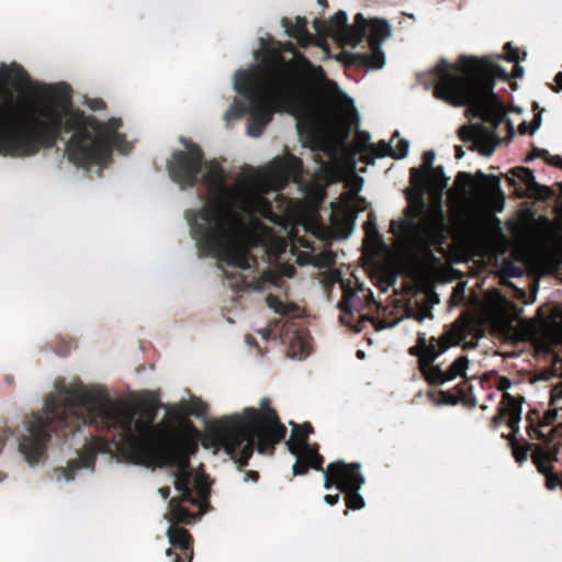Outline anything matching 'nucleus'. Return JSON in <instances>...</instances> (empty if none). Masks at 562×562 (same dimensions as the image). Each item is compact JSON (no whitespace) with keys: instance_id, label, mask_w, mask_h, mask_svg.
I'll return each instance as SVG.
<instances>
[{"instance_id":"1","label":"nucleus","mask_w":562,"mask_h":562,"mask_svg":"<svg viewBox=\"0 0 562 562\" xmlns=\"http://www.w3.org/2000/svg\"><path fill=\"white\" fill-rule=\"evenodd\" d=\"M56 394H49L42 412L27 415L23 422L24 432L19 437V450L31 465L40 462L53 436L67 439L85 426L112 432L115 448L138 462L160 451L179 435H191L186 430L169 429L161 435L162 425L154 426L159 402L146 400L139 404L143 418L136 412L111 400L103 389L88 387L82 383L67 386L56 381Z\"/></svg>"},{"instance_id":"2","label":"nucleus","mask_w":562,"mask_h":562,"mask_svg":"<svg viewBox=\"0 0 562 562\" xmlns=\"http://www.w3.org/2000/svg\"><path fill=\"white\" fill-rule=\"evenodd\" d=\"M171 179L182 189L194 187L201 177L209 188L211 201L189 218L193 238L202 256H216L220 262L240 270L257 266V258L241 243L246 233L243 213H259L270 218L271 202L261 194H246L224 182L220 162L205 161L199 145L177 150L168 165Z\"/></svg>"},{"instance_id":"3","label":"nucleus","mask_w":562,"mask_h":562,"mask_svg":"<svg viewBox=\"0 0 562 562\" xmlns=\"http://www.w3.org/2000/svg\"><path fill=\"white\" fill-rule=\"evenodd\" d=\"M32 116L25 128L18 124V108L11 98L0 104V154L27 157L41 148H53L61 135L71 134L65 144L68 160L79 168L104 167L111 160L113 149L124 151L127 142L119 130L121 119L105 122L87 115L70 101L49 103Z\"/></svg>"},{"instance_id":"4","label":"nucleus","mask_w":562,"mask_h":562,"mask_svg":"<svg viewBox=\"0 0 562 562\" xmlns=\"http://www.w3.org/2000/svg\"><path fill=\"white\" fill-rule=\"evenodd\" d=\"M434 95L453 106H467L473 117L482 120L492 131H485L470 146L483 156H491L499 143L495 134L501 124L506 123L504 106L493 92L495 80H508L509 74L488 57L461 56L453 66L441 59L432 70Z\"/></svg>"},{"instance_id":"5","label":"nucleus","mask_w":562,"mask_h":562,"mask_svg":"<svg viewBox=\"0 0 562 562\" xmlns=\"http://www.w3.org/2000/svg\"><path fill=\"white\" fill-rule=\"evenodd\" d=\"M212 435L216 446L243 469L248 465L255 449L261 454H273L276 446L286 435V427L271 407L270 400L263 397L259 408L246 407L241 414L217 420Z\"/></svg>"},{"instance_id":"6","label":"nucleus","mask_w":562,"mask_h":562,"mask_svg":"<svg viewBox=\"0 0 562 562\" xmlns=\"http://www.w3.org/2000/svg\"><path fill=\"white\" fill-rule=\"evenodd\" d=\"M191 435H179L171 440L160 451L138 461V464L154 465L158 468L171 467L176 468L175 488L180 496L172 497L169 501L168 520L173 524H191L196 515L188 509L184 504L201 506L202 501L206 498V490L198 486L199 495L196 496L191 487L190 458L199 450L198 429L192 422H187Z\"/></svg>"},{"instance_id":"7","label":"nucleus","mask_w":562,"mask_h":562,"mask_svg":"<svg viewBox=\"0 0 562 562\" xmlns=\"http://www.w3.org/2000/svg\"><path fill=\"white\" fill-rule=\"evenodd\" d=\"M278 83V86L267 83L255 74H245L239 70L235 74V90L248 102L247 105L235 102V115L241 116L246 112L250 114L247 133L252 137L263 133L276 112L292 113L306 102V99L296 95L297 90L294 85L282 81Z\"/></svg>"},{"instance_id":"8","label":"nucleus","mask_w":562,"mask_h":562,"mask_svg":"<svg viewBox=\"0 0 562 562\" xmlns=\"http://www.w3.org/2000/svg\"><path fill=\"white\" fill-rule=\"evenodd\" d=\"M241 71L255 74L272 86H278L277 82L281 81L290 82L295 86L296 95L304 99H307L315 83L325 79L323 67L314 65L292 42L279 43L278 47L267 48L261 66Z\"/></svg>"},{"instance_id":"9","label":"nucleus","mask_w":562,"mask_h":562,"mask_svg":"<svg viewBox=\"0 0 562 562\" xmlns=\"http://www.w3.org/2000/svg\"><path fill=\"white\" fill-rule=\"evenodd\" d=\"M330 30L341 36L342 42L357 47L364 40L368 41L369 50L355 53L351 56L353 64L368 69H381L385 64L382 44L391 36L392 29L385 19H366L357 13L352 25L348 24L346 12H336L329 21Z\"/></svg>"},{"instance_id":"10","label":"nucleus","mask_w":562,"mask_h":562,"mask_svg":"<svg viewBox=\"0 0 562 562\" xmlns=\"http://www.w3.org/2000/svg\"><path fill=\"white\" fill-rule=\"evenodd\" d=\"M467 336V326L459 321L451 325L439 338L431 337L427 342L424 334H418L416 345L411 347V356L418 357V369L429 385H441L457 376H463L469 364L465 356L457 358L447 370L434 361L451 346L458 345Z\"/></svg>"},{"instance_id":"11","label":"nucleus","mask_w":562,"mask_h":562,"mask_svg":"<svg viewBox=\"0 0 562 562\" xmlns=\"http://www.w3.org/2000/svg\"><path fill=\"white\" fill-rule=\"evenodd\" d=\"M518 384L519 382H513L507 376L496 375V389L503 394L497 413L490 420V427L496 430L503 424L507 426L508 431L503 432L501 437L507 441L512 456L521 465L527 460V439L521 435L519 426L525 397L518 392L514 394L508 392L509 389Z\"/></svg>"},{"instance_id":"12","label":"nucleus","mask_w":562,"mask_h":562,"mask_svg":"<svg viewBox=\"0 0 562 562\" xmlns=\"http://www.w3.org/2000/svg\"><path fill=\"white\" fill-rule=\"evenodd\" d=\"M292 435L286 441L288 450L296 457L292 467L294 475H304L310 469L323 470L324 458L318 452L317 443H310L308 436L314 432L311 423L305 422L302 425L292 424Z\"/></svg>"},{"instance_id":"13","label":"nucleus","mask_w":562,"mask_h":562,"mask_svg":"<svg viewBox=\"0 0 562 562\" xmlns=\"http://www.w3.org/2000/svg\"><path fill=\"white\" fill-rule=\"evenodd\" d=\"M474 177L465 171H460L456 177V184L465 190L472 188L480 202L491 212L497 213L503 211L505 205V194L501 189V180L496 176H486L481 170Z\"/></svg>"},{"instance_id":"14","label":"nucleus","mask_w":562,"mask_h":562,"mask_svg":"<svg viewBox=\"0 0 562 562\" xmlns=\"http://www.w3.org/2000/svg\"><path fill=\"white\" fill-rule=\"evenodd\" d=\"M390 232L411 247L441 246L445 240L440 226L417 222L414 218L391 221Z\"/></svg>"},{"instance_id":"15","label":"nucleus","mask_w":562,"mask_h":562,"mask_svg":"<svg viewBox=\"0 0 562 562\" xmlns=\"http://www.w3.org/2000/svg\"><path fill=\"white\" fill-rule=\"evenodd\" d=\"M324 472V487L329 490L335 486L340 492L360 490L364 484V477L360 473L359 463L331 462Z\"/></svg>"},{"instance_id":"16","label":"nucleus","mask_w":562,"mask_h":562,"mask_svg":"<svg viewBox=\"0 0 562 562\" xmlns=\"http://www.w3.org/2000/svg\"><path fill=\"white\" fill-rule=\"evenodd\" d=\"M109 450L110 441L108 439L90 435V440L83 445L78 458L70 460L67 467L61 469L66 480H74L78 470H93L98 453L108 452Z\"/></svg>"},{"instance_id":"17","label":"nucleus","mask_w":562,"mask_h":562,"mask_svg":"<svg viewBox=\"0 0 562 562\" xmlns=\"http://www.w3.org/2000/svg\"><path fill=\"white\" fill-rule=\"evenodd\" d=\"M224 274L229 281V286L236 292L247 290L263 291L268 284L281 286L283 283L281 274L271 269L265 270L260 276H252L250 279L241 272L224 270Z\"/></svg>"},{"instance_id":"18","label":"nucleus","mask_w":562,"mask_h":562,"mask_svg":"<svg viewBox=\"0 0 562 562\" xmlns=\"http://www.w3.org/2000/svg\"><path fill=\"white\" fill-rule=\"evenodd\" d=\"M448 181L449 178L446 177L441 166L432 167L428 170L411 169V182L415 187L441 192L447 187Z\"/></svg>"},{"instance_id":"19","label":"nucleus","mask_w":562,"mask_h":562,"mask_svg":"<svg viewBox=\"0 0 562 562\" xmlns=\"http://www.w3.org/2000/svg\"><path fill=\"white\" fill-rule=\"evenodd\" d=\"M532 463L537 467L538 472L546 477V487L555 490L560 484V479L553 471V462L557 460L551 452L537 451L529 456Z\"/></svg>"},{"instance_id":"20","label":"nucleus","mask_w":562,"mask_h":562,"mask_svg":"<svg viewBox=\"0 0 562 562\" xmlns=\"http://www.w3.org/2000/svg\"><path fill=\"white\" fill-rule=\"evenodd\" d=\"M282 26L285 29L286 34L295 38L301 47H307L315 42V36L307 30V20L305 18L296 16L295 23H292L289 18H283Z\"/></svg>"},{"instance_id":"21","label":"nucleus","mask_w":562,"mask_h":562,"mask_svg":"<svg viewBox=\"0 0 562 562\" xmlns=\"http://www.w3.org/2000/svg\"><path fill=\"white\" fill-rule=\"evenodd\" d=\"M172 525L168 528L167 536L169 538V542L173 546L182 550L184 554L190 551L189 560L192 559V543L193 539L190 535V532L182 528L176 526L177 524L171 522ZM190 562V561H188Z\"/></svg>"},{"instance_id":"22","label":"nucleus","mask_w":562,"mask_h":562,"mask_svg":"<svg viewBox=\"0 0 562 562\" xmlns=\"http://www.w3.org/2000/svg\"><path fill=\"white\" fill-rule=\"evenodd\" d=\"M518 231H519V257L521 265L527 269V202L520 204L518 211Z\"/></svg>"},{"instance_id":"23","label":"nucleus","mask_w":562,"mask_h":562,"mask_svg":"<svg viewBox=\"0 0 562 562\" xmlns=\"http://www.w3.org/2000/svg\"><path fill=\"white\" fill-rule=\"evenodd\" d=\"M266 304L269 308L273 310L274 313L281 316H300L301 308L296 303H284L274 294H268L266 296Z\"/></svg>"},{"instance_id":"24","label":"nucleus","mask_w":562,"mask_h":562,"mask_svg":"<svg viewBox=\"0 0 562 562\" xmlns=\"http://www.w3.org/2000/svg\"><path fill=\"white\" fill-rule=\"evenodd\" d=\"M507 176L509 186L513 188V193L518 198L527 196V167L513 168Z\"/></svg>"},{"instance_id":"25","label":"nucleus","mask_w":562,"mask_h":562,"mask_svg":"<svg viewBox=\"0 0 562 562\" xmlns=\"http://www.w3.org/2000/svg\"><path fill=\"white\" fill-rule=\"evenodd\" d=\"M552 317V311L550 307L541 306L537 310V317H529V345L535 341V331L538 327H544L549 324Z\"/></svg>"},{"instance_id":"26","label":"nucleus","mask_w":562,"mask_h":562,"mask_svg":"<svg viewBox=\"0 0 562 562\" xmlns=\"http://www.w3.org/2000/svg\"><path fill=\"white\" fill-rule=\"evenodd\" d=\"M471 385L464 380L456 386L457 394L451 391H440V396L445 404L456 405L460 401H467Z\"/></svg>"},{"instance_id":"27","label":"nucleus","mask_w":562,"mask_h":562,"mask_svg":"<svg viewBox=\"0 0 562 562\" xmlns=\"http://www.w3.org/2000/svg\"><path fill=\"white\" fill-rule=\"evenodd\" d=\"M9 79L12 80V85L15 87V89L27 88L33 85L27 71L18 65H14L11 68L9 72Z\"/></svg>"},{"instance_id":"28","label":"nucleus","mask_w":562,"mask_h":562,"mask_svg":"<svg viewBox=\"0 0 562 562\" xmlns=\"http://www.w3.org/2000/svg\"><path fill=\"white\" fill-rule=\"evenodd\" d=\"M498 58H502V56H498ZM503 58L513 65V75L514 77H522L524 69L518 65V61L520 59L519 50L515 48L512 43H506L504 45V56Z\"/></svg>"},{"instance_id":"29","label":"nucleus","mask_w":562,"mask_h":562,"mask_svg":"<svg viewBox=\"0 0 562 562\" xmlns=\"http://www.w3.org/2000/svg\"><path fill=\"white\" fill-rule=\"evenodd\" d=\"M551 195V190L548 187L540 188L536 181V176L529 169V200H546Z\"/></svg>"},{"instance_id":"30","label":"nucleus","mask_w":562,"mask_h":562,"mask_svg":"<svg viewBox=\"0 0 562 562\" xmlns=\"http://www.w3.org/2000/svg\"><path fill=\"white\" fill-rule=\"evenodd\" d=\"M544 157L546 160L558 168L562 169V157L559 155L555 156H549V151L547 149H541L538 147L532 146V148L529 150V162L532 161L536 158Z\"/></svg>"},{"instance_id":"31","label":"nucleus","mask_w":562,"mask_h":562,"mask_svg":"<svg viewBox=\"0 0 562 562\" xmlns=\"http://www.w3.org/2000/svg\"><path fill=\"white\" fill-rule=\"evenodd\" d=\"M483 128V125H463L459 128L458 136L462 142H472L473 144L475 139L479 137V135L482 133Z\"/></svg>"},{"instance_id":"32","label":"nucleus","mask_w":562,"mask_h":562,"mask_svg":"<svg viewBox=\"0 0 562 562\" xmlns=\"http://www.w3.org/2000/svg\"><path fill=\"white\" fill-rule=\"evenodd\" d=\"M344 493L346 494L345 502H346V506H347V509L345 510V515L348 514L349 509L357 510V509H361L362 507H364V499L359 494V490H350V491H346Z\"/></svg>"},{"instance_id":"33","label":"nucleus","mask_w":562,"mask_h":562,"mask_svg":"<svg viewBox=\"0 0 562 562\" xmlns=\"http://www.w3.org/2000/svg\"><path fill=\"white\" fill-rule=\"evenodd\" d=\"M297 127L301 134L305 133L313 140L321 136L319 123L315 119H308L305 122H300Z\"/></svg>"},{"instance_id":"34","label":"nucleus","mask_w":562,"mask_h":562,"mask_svg":"<svg viewBox=\"0 0 562 562\" xmlns=\"http://www.w3.org/2000/svg\"><path fill=\"white\" fill-rule=\"evenodd\" d=\"M367 148L370 150L372 156L378 158L386 156L392 157L393 155V147L385 140H380L378 144H368Z\"/></svg>"},{"instance_id":"35","label":"nucleus","mask_w":562,"mask_h":562,"mask_svg":"<svg viewBox=\"0 0 562 562\" xmlns=\"http://www.w3.org/2000/svg\"><path fill=\"white\" fill-rule=\"evenodd\" d=\"M529 277L535 272L533 259H535V247H533V225L536 223V216L529 207Z\"/></svg>"},{"instance_id":"36","label":"nucleus","mask_w":562,"mask_h":562,"mask_svg":"<svg viewBox=\"0 0 562 562\" xmlns=\"http://www.w3.org/2000/svg\"><path fill=\"white\" fill-rule=\"evenodd\" d=\"M532 110L536 112L532 121L529 122V136H532L536 134V132L540 128L542 124V114L543 109H540L539 104L537 102L532 103Z\"/></svg>"},{"instance_id":"37","label":"nucleus","mask_w":562,"mask_h":562,"mask_svg":"<svg viewBox=\"0 0 562 562\" xmlns=\"http://www.w3.org/2000/svg\"><path fill=\"white\" fill-rule=\"evenodd\" d=\"M188 414L200 417L206 414L207 405L199 398L192 400L188 404Z\"/></svg>"},{"instance_id":"38","label":"nucleus","mask_w":562,"mask_h":562,"mask_svg":"<svg viewBox=\"0 0 562 562\" xmlns=\"http://www.w3.org/2000/svg\"><path fill=\"white\" fill-rule=\"evenodd\" d=\"M552 357L554 358L555 372L552 373V372L548 371V372H544L536 378L531 376V373L529 372V380H528L529 384H532L538 380L547 381L550 379L551 375H562V373H558V366L560 367V369H562V361L560 359H558L555 356H552Z\"/></svg>"},{"instance_id":"39","label":"nucleus","mask_w":562,"mask_h":562,"mask_svg":"<svg viewBox=\"0 0 562 562\" xmlns=\"http://www.w3.org/2000/svg\"><path fill=\"white\" fill-rule=\"evenodd\" d=\"M409 143L406 139H400L396 144V147L393 148V155L392 158L394 159H402L406 157L408 153Z\"/></svg>"},{"instance_id":"40","label":"nucleus","mask_w":562,"mask_h":562,"mask_svg":"<svg viewBox=\"0 0 562 562\" xmlns=\"http://www.w3.org/2000/svg\"><path fill=\"white\" fill-rule=\"evenodd\" d=\"M355 296V293H352L351 291H344V295H342V300L340 302V308L346 312V313H350L351 312V300L352 297Z\"/></svg>"},{"instance_id":"41","label":"nucleus","mask_w":562,"mask_h":562,"mask_svg":"<svg viewBox=\"0 0 562 562\" xmlns=\"http://www.w3.org/2000/svg\"><path fill=\"white\" fill-rule=\"evenodd\" d=\"M434 160H435V151L426 150L423 154V169L422 170H428V169L432 168Z\"/></svg>"},{"instance_id":"42","label":"nucleus","mask_w":562,"mask_h":562,"mask_svg":"<svg viewBox=\"0 0 562 562\" xmlns=\"http://www.w3.org/2000/svg\"><path fill=\"white\" fill-rule=\"evenodd\" d=\"M87 104L93 111H101L106 108V104L102 99H92L88 101Z\"/></svg>"},{"instance_id":"43","label":"nucleus","mask_w":562,"mask_h":562,"mask_svg":"<svg viewBox=\"0 0 562 562\" xmlns=\"http://www.w3.org/2000/svg\"><path fill=\"white\" fill-rule=\"evenodd\" d=\"M539 284H529V305H532L537 300Z\"/></svg>"},{"instance_id":"44","label":"nucleus","mask_w":562,"mask_h":562,"mask_svg":"<svg viewBox=\"0 0 562 562\" xmlns=\"http://www.w3.org/2000/svg\"><path fill=\"white\" fill-rule=\"evenodd\" d=\"M519 324H520L519 339L521 341H527V319L521 318Z\"/></svg>"},{"instance_id":"45","label":"nucleus","mask_w":562,"mask_h":562,"mask_svg":"<svg viewBox=\"0 0 562 562\" xmlns=\"http://www.w3.org/2000/svg\"><path fill=\"white\" fill-rule=\"evenodd\" d=\"M340 499V494H335V495H331V494H326L324 496V501L328 504V505H336Z\"/></svg>"},{"instance_id":"46","label":"nucleus","mask_w":562,"mask_h":562,"mask_svg":"<svg viewBox=\"0 0 562 562\" xmlns=\"http://www.w3.org/2000/svg\"><path fill=\"white\" fill-rule=\"evenodd\" d=\"M363 227H364L367 234H369V235L372 233H378L375 224L370 218L364 223Z\"/></svg>"},{"instance_id":"47","label":"nucleus","mask_w":562,"mask_h":562,"mask_svg":"<svg viewBox=\"0 0 562 562\" xmlns=\"http://www.w3.org/2000/svg\"><path fill=\"white\" fill-rule=\"evenodd\" d=\"M333 262H334V259H333L331 255L325 254L322 256L319 265L324 266V267H329L330 265H333Z\"/></svg>"},{"instance_id":"48","label":"nucleus","mask_w":562,"mask_h":562,"mask_svg":"<svg viewBox=\"0 0 562 562\" xmlns=\"http://www.w3.org/2000/svg\"><path fill=\"white\" fill-rule=\"evenodd\" d=\"M12 435L13 432L9 428L3 429L2 434L0 435V443L3 446L8 438Z\"/></svg>"},{"instance_id":"49","label":"nucleus","mask_w":562,"mask_h":562,"mask_svg":"<svg viewBox=\"0 0 562 562\" xmlns=\"http://www.w3.org/2000/svg\"><path fill=\"white\" fill-rule=\"evenodd\" d=\"M166 554L167 557H173V562H184V560L181 559V557L178 555L172 548L167 549Z\"/></svg>"},{"instance_id":"50","label":"nucleus","mask_w":562,"mask_h":562,"mask_svg":"<svg viewBox=\"0 0 562 562\" xmlns=\"http://www.w3.org/2000/svg\"><path fill=\"white\" fill-rule=\"evenodd\" d=\"M246 480H251L254 482H257L259 480V473L254 470H249L245 473Z\"/></svg>"},{"instance_id":"51","label":"nucleus","mask_w":562,"mask_h":562,"mask_svg":"<svg viewBox=\"0 0 562 562\" xmlns=\"http://www.w3.org/2000/svg\"><path fill=\"white\" fill-rule=\"evenodd\" d=\"M357 135H358L359 140L361 143H363V145H366L370 139V135L367 132H358Z\"/></svg>"},{"instance_id":"52","label":"nucleus","mask_w":562,"mask_h":562,"mask_svg":"<svg viewBox=\"0 0 562 562\" xmlns=\"http://www.w3.org/2000/svg\"><path fill=\"white\" fill-rule=\"evenodd\" d=\"M159 494L161 495V497L164 499H168L169 496H170V487L169 486L160 487L159 488Z\"/></svg>"},{"instance_id":"53","label":"nucleus","mask_w":562,"mask_h":562,"mask_svg":"<svg viewBox=\"0 0 562 562\" xmlns=\"http://www.w3.org/2000/svg\"><path fill=\"white\" fill-rule=\"evenodd\" d=\"M273 164L279 168L281 169L282 172H285V166H284V162L282 161L281 158H276L273 160Z\"/></svg>"},{"instance_id":"54","label":"nucleus","mask_w":562,"mask_h":562,"mask_svg":"<svg viewBox=\"0 0 562 562\" xmlns=\"http://www.w3.org/2000/svg\"><path fill=\"white\" fill-rule=\"evenodd\" d=\"M454 151H456V158L457 159H461L464 156V150L459 145L456 146Z\"/></svg>"},{"instance_id":"55","label":"nucleus","mask_w":562,"mask_h":562,"mask_svg":"<svg viewBox=\"0 0 562 562\" xmlns=\"http://www.w3.org/2000/svg\"><path fill=\"white\" fill-rule=\"evenodd\" d=\"M554 81L557 86L559 87V90H562V72H558L554 77Z\"/></svg>"},{"instance_id":"56","label":"nucleus","mask_w":562,"mask_h":562,"mask_svg":"<svg viewBox=\"0 0 562 562\" xmlns=\"http://www.w3.org/2000/svg\"><path fill=\"white\" fill-rule=\"evenodd\" d=\"M518 131L520 134L525 135L527 134V121H522L519 125H518Z\"/></svg>"},{"instance_id":"57","label":"nucleus","mask_w":562,"mask_h":562,"mask_svg":"<svg viewBox=\"0 0 562 562\" xmlns=\"http://www.w3.org/2000/svg\"><path fill=\"white\" fill-rule=\"evenodd\" d=\"M281 324H282V321H281V319H274V321H271V322L269 323V328H270V330H274V329H277V327H278L279 325H281Z\"/></svg>"},{"instance_id":"58","label":"nucleus","mask_w":562,"mask_h":562,"mask_svg":"<svg viewBox=\"0 0 562 562\" xmlns=\"http://www.w3.org/2000/svg\"><path fill=\"white\" fill-rule=\"evenodd\" d=\"M246 340L249 345H256V339L251 335L246 336Z\"/></svg>"},{"instance_id":"59","label":"nucleus","mask_w":562,"mask_h":562,"mask_svg":"<svg viewBox=\"0 0 562 562\" xmlns=\"http://www.w3.org/2000/svg\"><path fill=\"white\" fill-rule=\"evenodd\" d=\"M387 326L389 325L384 321H379V324L376 325V329H383Z\"/></svg>"},{"instance_id":"60","label":"nucleus","mask_w":562,"mask_h":562,"mask_svg":"<svg viewBox=\"0 0 562 562\" xmlns=\"http://www.w3.org/2000/svg\"><path fill=\"white\" fill-rule=\"evenodd\" d=\"M516 270H517L516 268L512 267L510 272H509L510 276H517L518 273L516 272Z\"/></svg>"},{"instance_id":"61","label":"nucleus","mask_w":562,"mask_h":562,"mask_svg":"<svg viewBox=\"0 0 562 562\" xmlns=\"http://www.w3.org/2000/svg\"><path fill=\"white\" fill-rule=\"evenodd\" d=\"M357 356H358L359 358H363V357H364V352H363V351H361V350H359V351L357 352Z\"/></svg>"},{"instance_id":"62","label":"nucleus","mask_w":562,"mask_h":562,"mask_svg":"<svg viewBox=\"0 0 562 562\" xmlns=\"http://www.w3.org/2000/svg\"><path fill=\"white\" fill-rule=\"evenodd\" d=\"M528 431H529V434H530L531 431H536V428H535L532 425H530V424H529Z\"/></svg>"},{"instance_id":"63","label":"nucleus","mask_w":562,"mask_h":562,"mask_svg":"<svg viewBox=\"0 0 562 562\" xmlns=\"http://www.w3.org/2000/svg\"><path fill=\"white\" fill-rule=\"evenodd\" d=\"M363 161L367 164H370V162H372V158L368 159L367 157H363Z\"/></svg>"},{"instance_id":"64","label":"nucleus","mask_w":562,"mask_h":562,"mask_svg":"<svg viewBox=\"0 0 562 562\" xmlns=\"http://www.w3.org/2000/svg\"><path fill=\"white\" fill-rule=\"evenodd\" d=\"M318 3H319V4L327 5V0H318Z\"/></svg>"}]
</instances>
